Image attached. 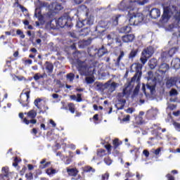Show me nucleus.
Here are the masks:
<instances>
[{
    "label": "nucleus",
    "instance_id": "nucleus-51",
    "mask_svg": "<svg viewBox=\"0 0 180 180\" xmlns=\"http://www.w3.org/2000/svg\"><path fill=\"white\" fill-rule=\"evenodd\" d=\"M94 81L95 80H94V78H92L91 77H86V82L87 84H94Z\"/></svg>",
    "mask_w": 180,
    "mask_h": 180
},
{
    "label": "nucleus",
    "instance_id": "nucleus-3",
    "mask_svg": "<svg viewBox=\"0 0 180 180\" xmlns=\"http://www.w3.org/2000/svg\"><path fill=\"white\" fill-rule=\"evenodd\" d=\"M128 17L129 18L130 25L134 26H139L140 23L144 21V15L141 13H137V8H132L128 12Z\"/></svg>",
    "mask_w": 180,
    "mask_h": 180
},
{
    "label": "nucleus",
    "instance_id": "nucleus-5",
    "mask_svg": "<svg viewBox=\"0 0 180 180\" xmlns=\"http://www.w3.org/2000/svg\"><path fill=\"white\" fill-rule=\"evenodd\" d=\"M26 117L23 120L24 124L29 126V124H36L37 123V120H36V116H37V112L34 110H30V111L25 112Z\"/></svg>",
    "mask_w": 180,
    "mask_h": 180
},
{
    "label": "nucleus",
    "instance_id": "nucleus-26",
    "mask_svg": "<svg viewBox=\"0 0 180 180\" xmlns=\"http://www.w3.org/2000/svg\"><path fill=\"white\" fill-rule=\"evenodd\" d=\"M45 69L46 70L48 74H52L54 70V65H53V63L46 61L45 63Z\"/></svg>",
    "mask_w": 180,
    "mask_h": 180
},
{
    "label": "nucleus",
    "instance_id": "nucleus-10",
    "mask_svg": "<svg viewBox=\"0 0 180 180\" xmlns=\"http://www.w3.org/2000/svg\"><path fill=\"white\" fill-rule=\"evenodd\" d=\"M63 4H65V0H57V1L52 2L51 5L49 4L51 11L54 12V13H58L60 11H63L64 7L63 6Z\"/></svg>",
    "mask_w": 180,
    "mask_h": 180
},
{
    "label": "nucleus",
    "instance_id": "nucleus-30",
    "mask_svg": "<svg viewBox=\"0 0 180 180\" xmlns=\"http://www.w3.org/2000/svg\"><path fill=\"white\" fill-rule=\"evenodd\" d=\"M157 59L152 58L148 62V66L150 70H154L157 67Z\"/></svg>",
    "mask_w": 180,
    "mask_h": 180
},
{
    "label": "nucleus",
    "instance_id": "nucleus-57",
    "mask_svg": "<svg viewBox=\"0 0 180 180\" xmlns=\"http://www.w3.org/2000/svg\"><path fill=\"white\" fill-rule=\"evenodd\" d=\"M74 77L75 76L73 73H69L67 75V78H68V79H70V81H72L74 79Z\"/></svg>",
    "mask_w": 180,
    "mask_h": 180
},
{
    "label": "nucleus",
    "instance_id": "nucleus-1",
    "mask_svg": "<svg viewBox=\"0 0 180 180\" xmlns=\"http://www.w3.org/2000/svg\"><path fill=\"white\" fill-rule=\"evenodd\" d=\"M169 71V65L168 63H162L158 66V70L155 72L156 78L153 80V84H148L147 89L150 91V92H154L155 91V86H157V81H162L165 74Z\"/></svg>",
    "mask_w": 180,
    "mask_h": 180
},
{
    "label": "nucleus",
    "instance_id": "nucleus-61",
    "mask_svg": "<svg viewBox=\"0 0 180 180\" xmlns=\"http://www.w3.org/2000/svg\"><path fill=\"white\" fill-rule=\"evenodd\" d=\"M130 121V115H127L125 117L122 119V122H129Z\"/></svg>",
    "mask_w": 180,
    "mask_h": 180
},
{
    "label": "nucleus",
    "instance_id": "nucleus-18",
    "mask_svg": "<svg viewBox=\"0 0 180 180\" xmlns=\"http://www.w3.org/2000/svg\"><path fill=\"white\" fill-rule=\"evenodd\" d=\"M136 37L133 34H128L122 37L123 43H133Z\"/></svg>",
    "mask_w": 180,
    "mask_h": 180
},
{
    "label": "nucleus",
    "instance_id": "nucleus-17",
    "mask_svg": "<svg viewBox=\"0 0 180 180\" xmlns=\"http://www.w3.org/2000/svg\"><path fill=\"white\" fill-rule=\"evenodd\" d=\"M154 54V47L149 46L143 49L142 51V56H145L146 58H150Z\"/></svg>",
    "mask_w": 180,
    "mask_h": 180
},
{
    "label": "nucleus",
    "instance_id": "nucleus-59",
    "mask_svg": "<svg viewBox=\"0 0 180 180\" xmlns=\"http://www.w3.org/2000/svg\"><path fill=\"white\" fill-rule=\"evenodd\" d=\"M143 154L148 158V157H150V152L147 150H143Z\"/></svg>",
    "mask_w": 180,
    "mask_h": 180
},
{
    "label": "nucleus",
    "instance_id": "nucleus-6",
    "mask_svg": "<svg viewBox=\"0 0 180 180\" xmlns=\"http://www.w3.org/2000/svg\"><path fill=\"white\" fill-rule=\"evenodd\" d=\"M134 70L135 75L131 79V82H135L136 81L139 82L141 79V75H143V64L141 63H134L131 66V70Z\"/></svg>",
    "mask_w": 180,
    "mask_h": 180
},
{
    "label": "nucleus",
    "instance_id": "nucleus-37",
    "mask_svg": "<svg viewBox=\"0 0 180 180\" xmlns=\"http://www.w3.org/2000/svg\"><path fill=\"white\" fill-rule=\"evenodd\" d=\"M15 58L12 57H9L6 60V67H8V68H11L12 67V61H13Z\"/></svg>",
    "mask_w": 180,
    "mask_h": 180
},
{
    "label": "nucleus",
    "instance_id": "nucleus-63",
    "mask_svg": "<svg viewBox=\"0 0 180 180\" xmlns=\"http://www.w3.org/2000/svg\"><path fill=\"white\" fill-rule=\"evenodd\" d=\"M19 8L22 12H27V8H26L25 6H23L22 5H19Z\"/></svg>",
    "mask_w": 180,
    "mask_h": 180
},
{
    "label": "nucleus",
    "instance_id": "nucleus-14",
    "mask_svg": "<svg viewBox=\"0 0 180 180\" xmlns=\"http://www.w3.org/2000/svg\"><path fill=\"white\" fill-rule=\"evenodd\" d=\"M122 18V15L117 14L112 17V18L108 21V25L110 29L115 27L119 25V19Z\"/></svg>",
    "mask_w": 180,
    "mask_h": 180
},
{
    "label": "nucleus",
    "instance_id": "nucleus-46",
    "mask_svg": "<svg viewBox=\"0 0 180 180\" xmlns=\"http://www.w3.org/2000/svg\"><path fill=\"white\" fill-rule=\"evenodd\" d=\"M148 58H146V55H142V57L140 58L141 63H142V64L144 65V64L147 63V60H148Z\"/></svg>",
    "mask_w": 180,
    "mask_h": 180
},
{
    "label": "nucleus",
    "instance_id": "nucleus-47",
    "mask_svg": "<svg viewBox=\"0 0 180 180\" xmlns=\"http://www.w3.org/2000/svg\"><path fill=\"white\" fill-rule=\"evenodd\" d=\"M16 34L20 36V39H25V34H23V32H22V30H18L16 31Z\"/></svg>",
    "mask_w": 180,
    "mask_h": 180
},
{
    "label": "nucleus",
    "instance_id": "nucleus-22",
    "mask_svg": "<svg viewBox=\"0 0 180 180\" xmlns=\"http://www.w3.org/2000/svg\"><path fill=\"white\" fill-rule=\"evenodd\" d=\"M89 33H91V28H89V27H86L79 31V36L81 37H85L86 36H88Z\"/></svg>",
    "mask_w": 180,
    "mask_h": 180
},
{
    "label": "nucleus",
    "instance_id": "nucleus-36",
    "mask_svg": "<svg viewBox=\"0 0 180 180\" xmlns=\"http://www.w3.org/2000/svg\"><path fill=\"white\" fill-rule=\"evenodd\" d=\"M46 173L49 176L55 175V174H57V170L51 167L46 170Z\"/></svg>",
    "mask_w": 180,
    "mask_h": 180
},
{
    "label": "nucleus",
    "instance_id": "nucleus-62",
    "mask_svg": "<svg viewBox=\"0 0 180 180\" xmlns=\"http://www.w3.org/2000/svg\"><path fill=\"white\" fill-rule=\"evenodd\" d=\"M109 179V174H104L102 175V180Z\"/></svg>",
    "mask_w": 180,
    "mask_h": 180
},
{
    "label": "nucleus",
    "instance_id": "nucleus-9",
    "mask_svg": "<svg viewBox=\"0 0 180 180\" xmlns=\"http://www.w3.org/2000/svg\"><path fill=\"white\" fill-rule=\"evenodd\" d=\"M30 98V89H24L20 96L19 102L23 108L29 105V98Z\"/></svg>",
    "mask_w": 180,
    "mask_h": 180
},
{
    "label": "nucleus",
    "instance_id": "nucleus-40",
    "mask_svg": "<svg viewBox=\"0 0 180 180\" xmlns=\"http://www.w3.org/2000/svg\"><path fill=\"white\" fill-rule=\"evenodd\" d=\"M115 43L117 44L119 47H122L123 46V42H122V37H120V35H118V37L115 39Z\"/></svg>",
    "mask_w": 180,
    "mask_h": 180
},
{
    "label": "nucleus",
    "instance_id": "nucleus-15",
    "mask_svg": "<svg viewBox=\"0 0 180 180\" xmlns=\"http://www.w3.org/2000/svg\"><path fill=\"white\" fill-rule=\"evenodd\" d=\"M92 25H94V21L90 18H87L82 21H77L76 26L81 29V27H84V26H92Z\"/></svg>",
    "mask_w": 180,
    "mask_h": 180
},
{
    "label": "nucleus",
    "instance_id": "nucleus-58",
    "mask_svg": "<svg viewBox=\"0 0 180 180\" xmlns=\"http://www.w3.org/2000/svg\"><path fill=\"white\" fill-rule=\"evenodd\" d=\"M56 85H58V88H63V86H64L63 82H61V81L58 79L56 80Z\"/></svg>",
    "mask_w": 180,
    "mask_h": 180
},
{
    "label": "nucleus",
    "instance_id": "nucleus-44",
    "mask_svg": "<svg viewBox=\"0 0 180 180\" xmlns=\"http://www.w3.org/2000/svg\"><path fill=\"white\" fill-rule=\"evenodd\" d=\"M169 95L170 96H176V95H178V91L175 89H172L169 91Z\"/></svg>",
    "mask_w": 180,
    "mask_h": 180
},
{
    "label": "nucleus",
    "instance_id": "nucleus-8",
    "mask_svg": "<svg viewBox=\"0 0 180 180\" xmlns=\"http://www.w3.org/2000/svg\"><path fill=\"white\" fill-rule=\"evenodd\" d=\"M136 0H122L118 6L120 11H129L136 8Z\"/></svg>",
    "mask_w": 180,
    "mask_h": 180
},
{
    "label": "nucleus",
    "instance_id": "nucleus-43",
    "mask_svg": "<svg viewBox=\"0 0 180 180\" xmlns=\"http://www.w3.org/2000/svg\"><path fill=\"white\" fill-rule=\"evenodd\" d=\"M176 51H178V48H172L169 51V54L170 57H172V56H174V54H175L176 53Z\"/></svg>",
    "mask_w": 180,
    "mask_h": 180
},
{
    "label": "nucleus",
    "instance_id": "nucleus-24",
    "mask_svg": "<svg viewBox=\"0 0 180 180\" xmlns=\"http://www.w3.org/2000/svg\"><path fill=\"white\" fill-rule=\"evenodd\" d=\"M171 65L174 70H179L180 68V58H176L172 60Z\"/></svg>",
    "mask_w": 180,
    "mask_h": 180
},
{
    "label": "nucleus",
    "instance_id": "nucleus-4",
    "mask_svg": "<svg viewBox=\"0 0 180 180\" xmlns=\"http://www.w3.org/2000/svg\"><path fill=\"white\" fill-rule=\"evenodd\" d=\"M56 26L51 27V29L53 30L57 29L58 26L59 27H72L73 26L72 20H71V17L68 15V14H64L63 16L60 17L56 21Z\"/></svg>",
    "mask_w": 180,
    "mask_h": 180
},
{
    "label": "nucleus",
    "instance_id": "nucleus-29",
    "mask_svg": "<svg viewBox=\"0 0 180 180\" xmlns=\"http://www.w3.org/2000/svg\"><path fill=\"white\" fill-rule=\"evenodd\" d=\"M105 54H108V49H106L105 46H102L101 48L97 49V56L98 57H103Z\"/></svg>",
    "mask_w": 180,
    "mask_h": 180
},
{
    "label": "nucleus",
    "instance_id": "nucleus-60",
    "mask_svg": "<svg viewBox=\"0 0 180 180\" xmlns=\"http://www.w3.org/2000/svg\"><path fill=\"white\" fill-rule=\"evenodd\" d=\"M16 78L18 81H26V79L23 76H16Z\"/></svg>",
    "mask_w": 180,
    "mask_h": 180
},
{
    "label": "nucleus",
    "instance_id": "nucleus-52",
    "mask_svg": "<svg viewBox=\"0 0 180 180\" xmlns=\"http://www.w3.org/2000/svg\"><path fill=\"white\" fill-rule=\"evenodd\" d=\"M120 102H122V103H123V105H122L120 107H118L117 109H118V110H122V109H124V103H126V100L120 99Z\"/></svg>",
    "mask_w": 180,
    "mask_h": 180
},
{
    "label": "nucleus",
    "instance_id": "nucleus-11",
    "mask_svg": "<svg viewBox=\"0 0 180 180\" xmlns=\"http://www.w3.org/2000/svg\"><path fill=\"white\" fill-rule=\"evenodd\" d=\"M41 101H43L41 98H37L34 100V103L39 109V113H46V110H49V107L46 106V103H41Z\"/></svg>",
    "mask_w": 180,
    "mask_h": 180
},
{
    "label": "nucleus",
    "instance_id": "nucleus-21",
    "mask_svg": "<svg viewBox=\"0 0 180 180\" xmlns=\"http://www.w3.org/2000/svg\"><path fill=\"white\" fill-rule=\"evenodd\" d=\"M39 169H46L49 165H51V162H47V159L44 158L39 162Z\"/></svg>",
    "mask_w": 180,
    "mask_h": 180
},
{
    "label": "nucleus",
    "instance_id": "nucleus-35",
    "mask_svg": "<svg viewBox=\"0 0 180 180\" xmlns=\"http://www.w3.org/2000/svg\"><path fill=\"white\" fill-rule=\"evenodd\" d=\"M68 108L70 112V113H75V104L74 103H69L68 104Z\"/></svg>",
    "mask_w": 180,
    "mask_h": 180
},
{
    "label": "nucleus",
    "instance_id": "nucleus-13",
    "mask_svg": "<svg viewBox=\"0 0 180 180\" xmlns=\"http://www.w3.org/2000/svg\"><path fill=\"white\" fill-rule=\"evenodd\" d=\"M56 13L52 10L49 11L48 13L44 15V22H48L49 23L51 27V23L53 22V19H54Z\"/></svg>",
    "mask_w": 180,
    "mask_h": 180
},
{
    "label": "nucleus",
    "instance_id": "nucleus-48",
    "mask_svg": "<svg viewBox=\"0 0 180 180\" xmlns=\"http://www.w3.org/2000/svg\"><path fill=\"white\" fill-rule=\"evenodd\" d=\"M173 126H174V129L176 130H177V131H180V123L179 122H174L173 123Z\"/></svg>",
    "mask_w": 180,
    "mask_h": 180
},
{
    "label": "nucleus",
    "instance_id": "nucleus-34",
    "mask_svg": "<svg viewBox=\"0 0 180 180\" xmlns=\"http://www.w3.org/2000/svg\"><path fill=\"white\" fill-rule=\"evenodd\" d=\"M124 57V51H120V53L118 56V58H117L116 60V65H120V61H122V58H123Z\"/></svg>",
    "mask_w": 180,
    "mask_h": 180
},
{
    "label": "nucleus",
    "instance_id": "nucleus-23",
    "mask_svg": "<svg viewBox=\"0 0 180 180\" xmlns=\"http://www.w3.org/2000/svg\"><path fill=\"white\" fill-rule=\"evenodd\" d=\"M66 171L69 176H77L79 172L77 168L70 169V167H67Z\"/></svg>",
    "mask_w": 180,
    "mask_h": 180
},
{
    "label": "nucleus",
    "instance_id": "nucleus-32",
    "mask_svg": "<svg viewBox=\"0 0 180 180\" xmlns=\"http://www.w3.org/2000/svg\"><path fill=\"white\" fill-rule=\"evenodd\" d=\"M99 26L103 29H110V27L109 26V21L101 20L99 22Z\"/></svg>",
    "mask_w": 180,
    "mask_h": 180
},
{
    "label": "nucleus",
    "instance_id": "nucleus-7",
    "mask_svg": "<svg viewBox=\"0 0 180 180\" xmlns=\"http://www.w3.org/2000/svg\"><path fill=\"white\" fill-rule=\"evenodd\" d=\"M42 8H49V3L41 1H38V4L34 11V16L38 18L39 22H43V20H44V15H41Z\"/></svg>",
    "mask_w": 180,
    "mask_h": 180
},
{
    "label": "nucleus",
    "instance_id": "nucleus-53",
    "mask_svg": "<svg viewBox=\"0 0 180 180\" xmlns=\"http://www.w3.org/2000/svg\"><path fill=\"white\" fill-rule=\"evenodd\" d=\"M76 102H82V94H77Z\"/></svg>",
    "mask_w": 180,
    "mask_h": 180
},
{
    "label": "nucleus",
    "instance_id": "nucleus-64",
    "mask_svg": "<svg viewBox=\"0 0 180 180\" xmlns=\"http://www.w3.org/2000/svg\"><path fill=\"white\" fill-rule=\"evenodd\" d=\"M49 123L52 125V127H56V126H57V124H56V122L53 120H50Z\"/></svg>",
    "mask_w": 180,
    "mask_h": 180
},
{
    "label": "nucleus",
    "instance_id": "nucleus-56",
    "mask_svg": "<svg viewBox=\"0 0 180 180\" xmlns=\"http://www.w3.org/2000/svg\"><path fill=\"white\" fill-rule=\"evenodd\" d=\"M26 169H27V168H26V166H24L22 169L20 171V175H21V176H23V175H25V172H26Z\"/></svg>",
    "mask_w": 180,
    "mask_h": 180
},
{
    "label": "nucleus",
    "instance_id": "nucleus-39",
    "mask_svg": "<svg viewBox=\"0 0 180 180\" xmlns=\"http://www.w3.org/2000/svg\"><path fill=\"white\" fill-rule=\"evenodd\" d=\"M83 172H95V169H94L91 166H86L84 167L83 169Z\"/></svg>",
    "mask_w": 180,
    "mask_h": 180
},
{
    "label": "nucleus",
    "instance_id": "nucleus-41",
    "mask_svg": "<svg viewBox=\"0 0 180 180\" xmlns=\"http://www.w3.org/2000/svg\"><path fill=\"white\" fill-rule=\"evenodd\" d=\"M1 171L4 172V174H5L4 176L6 178H8V176H9V169H8V167H2Z\"/></svg>",
    "mask_w": 180,
    "mask_h": 180
},
{
    "label": "nucleus",
    "instance_id": "nucleus-20",
    "mask_svg": "<svg viewBox=\"0 0 180 180\" xmlns=\"http://www.w3.org/2000/svg\"><path fill=\"white\" fill-rule=\"evenodd\" d=\"M123 144V142L119 139L116 138L112 141V148L114 150V152L115 154H119V151H117V148H119V146H122Z\"/></svg>",
    "mask_w": 180,
    "mask_h": 180
},
{
    "label": "nucleus",
    "instance_id": "nucleus-42",
    "mask_svg": "<svg viewBox=\"0 0 180 180\" xmlns=\"http://www.w3.org/2000/svg\"><path fill=\"white\" fill-rule=\"evenodd\" d=\"M105 148H106L108 154H112V148H113V146L110 144H106L105 145Z\"/></svg>",
    "mask_w": 180,
    "mask_h": 180
},
{
    "label": "nucleus",
    "instance_id": "nucleus-19",
    "mask_svg": "<svg viewBox=\"0 0 180 180\" xmlns=\"http://www.w3.org/2000/svg\"><path fill=\"white\" fill-rule=\"evenodd\" d=\"M178 82V77H172L167 79L166 81V86L167 88H172L174 85L176 84V82Z\"/></svg>",
    "mask_w": 180,
    "mask_h": 180
},
{
    "label": "nucleus",
    "instance_id": "nucleus-55",
    "mask_svg": "<svg viewBox=\"0 0 180 180\" xmlns=\"http://www.w3.org/2000/svg\"><path fill=\"white\" fill-rule=\"evenodd\" d=\"M166 178H167V180H175V177L169 173L166 175Z\"/></svg>",
    "mask_w": 180,
    "mask_h": 180
},
{
    "label": "nucleus",
    "instance_id": "nucleus-54",
    "mask_svg": "<svg viewBox=\"0 0 180 180\" xmlns=\"http://www.w3.org/2000/svg\"><path fill=\"white\" fill-rule=\"evenodd\" d=\"M110 88L111 89H112V91H115V89H116V88H117V83L113 82L111 83L110 84Z\"/></svg>",
    "mask_w": 180,
    "mask_h": 180
},
{
    "label": "nucleus",
    "instance_id": "nucleus-25",
    "mask_svg": "<svg viewBox=\"0 0 180 180\" xmlns=\"http://www.w3.org/2000/svg\"><path fill=\"white\" fill-rule=\"evenodd\" d=\"M88 54L90 57H92L91 60H94L95 61V56L98 54V49L94 47H91L88 49Z\"/></svg>",
    "mask_w": 180,
    "mask_h": 180
},
{
    "label": "nucleus",
    "instance_id": "nucleus-49",
    "mask_svg": "<svg viewBox=\"0 0 180 180\" xmlns=\"http://www.w3.org/2000/svg\"><path fill=\"white\" fill-rule=\"evenodd\" d=\"M125 95H126V89H124L122 93H118L117 97L119 98V99H120L124 97Z\"/></svg>",
    "mask_w": 180,
    "mask_h": 180
},
{
    "label": "nucleus",
    "instance_id": "nucleus-12",
    "mask_svg": "<svg viewBox=\"0 0 180 180\" xmlns=\"http://www.w3.org/2000/svg\"><path fill=\"white\" fill-rule=\"evenodd\" d=\"M171 7L170 6H165L163 8V13L162 15L160 22H168L169 19H171Z\"/></svg>",
    "mask_w": 180,
    "mask_h": 180
},
{
    "label": "nucleus",
    "instance_id": "nucleus-2",
    "mask_svg": "<svg viewBox=\"0 0 180 180\" xmlns=\"http://www.w3.org/2000/svg\"><path fill=\"white\" fill-rule=\"evenodd\" d=\"M96 64H98V62L94 60V59H86L84 61L77 59L76 67L78 71L82 72V74H86L88 70L96 67Z\"/></svg>",
    "mask_w": 180,
    "mask_h": 180
},
{
    "label": "nucleus",
    "instance_id": "nucleus-27",
    "mask_svg": "<svg viewBox=\"0 0 180 180\" xmlns=\"http://www.w3.org/2000/svg\"><path fill=\"white\" fill-rule=\"evenodd\" d=\"M118 32L120 33H130L131 32V27L130 25H125L119 28Z\"/></svg>",
    "mask_w": 180,
    "mask_h": 180
},
{
    "label": "nucleus",
    "instance_id": "nucleus-31",
    "mask_svg": "<svg viewBox=\"0 0 180 180\" xmlns=\"http://www.w3.org/2000/svg\"><path fill=\"white\" fill-rule=\"evenodd\" d=\"M139 53V49H132L128 56L129 60H133Z\"/></svg>",
    "mask_w": 180,
    "mask_h": 180
},
{
    "label": "nucleus",
    "instance_id": "nucleus-28",
    "mask_svg": "<svg viewBox=\"0 0 180 180\" xmlns=\"http://www.w3.org/2000/svg\"><path fill=\"white\" fill-rule=\"evenodd\" d=\"M148 83L146 84V87L148 84H150L151 85H153V81H154V79H155V78H157V75L155 73V77H154V73L153 72V71H149L148 72ZM153 77H154V78H153Z\"/></svg>",
    "mask_w": 180,
    "mask_h": 180
},
{
    "label": "nucleus",
    "instance_id": "nucleus-33",
    "mask_svg": "<svg viewBox=\"0 0 180 180\" xmlns=\"http://www.w3.org/2000/svg\"><path fill=\"white\" fill-rule=\"evenodd\" d=\"M119 34L116 32H110L108 35H107V39L108 40H115L118 37Z\"/></svg>",
    "mask_w": 180,
    "mask_h": 180
},
{
    "label": "nucleus",
    "instance_id": "nucleus-50",
    "mask_svg": "<svg viewBox=\"0 0 180 180\" xmlns=\"http://www.w3.org/2000/svg\"><path fill=\"white\" fill-rule=\"evenodd\" d=\"M25 178L27 180H32L33 179V174L32 172L27 173L25 174Z\"/></svg>",
    "mask_w": 180,
    "mask_h": 180
},
{
    "label": "nucleus",
    "instance_id": "nucleus-45",
    "mask_svg": "<svg viewBox=\"0 0 180 180\" xmlns=\"http://www.w3.org/2000/svg\"><path fill=\"white\" fill-rule=\"evenodd\" d=\"M112 159H110V157H107L104 158V162L106 164V165H110L112 164Z\"/></svg>",
    "mask_w": 180,
    "mask_h": 180
},
{
    "label": "nucleus",
    "instance_id": "nucleus-38",
    "mask_svg": "<svg viewBox=\"0 0 180 180\" xmlns=\"http://www.w3.org/2000/svg\"><path fill=\"white\" fill-rule=\"evenodd\" d=\"M97 155L100 158L105 157L106 155V150L105 149H98L97 150Z\"/></svg>",
    "mask_w": 180,
    "mask_h": 180
},
{
    "label": "nucleus",
    "instance_id": "nucleus-16",
    "mask_svg": "<svg viewBox=\"0 0 180 180\" xmlns=\"http://www.w3.org/2000/svg\"><path fill=\"white\" fill-rule=\"evenodd\" d=\"M149 16L152 19H158L161 16V11L158 8H153L149 11Z\"/></svg>",
    "mask_w": 180,
    "mask_h": 180
}]
</instances>
